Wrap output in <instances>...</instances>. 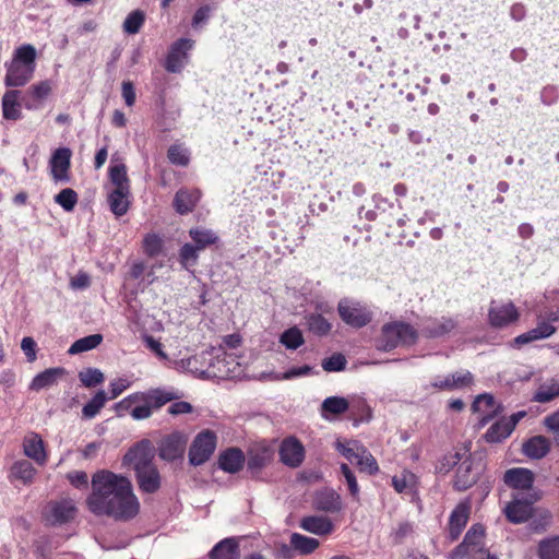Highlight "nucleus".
<instances>
[{
	"label": "nucleus",
	"mask_w": 559,
	"mask_h": 559,
	"mask_svg": "<svg viewBox=\"0 0 559 559\" xmlns=\"http://www.w3.org/2000/svg\"><path fill=\"white\" fill-rule=\"evenodd\" d=\"M91 485L86 504L92 513L124 521L139 513L140 502L128 477L99 469L93 474Z\"/></svg>",
	"instance_id": "nucleus-1"
},
{
	"label": "nucleus",
	"mask_w": 559,
	"mask_h": 559,
	"mask_svg": "<svg viewBox=\"0 0 559 559\" xmlns=\"http://www.w3.org/2000/svg\"><path fill=\"white\" fill-rule=\"evenodd\" d=\"M153 459V450L146 440L131 448L123 456V464L133 468L138 486L145 493H154L160 487V475Z\"/></svg>",
	"instance_id": "nucleus-2"
},
{
	"label": "nucleus",
	"mask_w": 559,
	"mask_h": 559,
	"mask_svg": "<svg viewBox=\"0 0 559 559\" xmlns=\"http://www.w3.org/2000/svg\"><path fill=\"white\" fill-rule=\"evenodd\" d=\"M207 354L211 355V360H209L205 373L210 374L211 378L225 379L241 374V364L235 353H228L223 346H219L218 348L213 347L211 350H207Z\"/></svg>",
	"instance_id": "nucleus-3"
},
{
	"label": "nucleus",
	"mask_w": 559,
	"mask_h": 559,
	"mask_svg": "<svg viewBox=\"0 0 559 559\" xmlns=\"http://www.w3.org/2000/svg\"><path fill=\"white\" fill-rule=\"evenodd\" d=\"M485 531L481 525H473L466 533L464 540L449 555V559H461L471 556L474 559H498L497 556L486 554L484 550Z\"/></svg>",
	"instance_id": "nucleus-4"
},
{
	"label": "nucleus",
	"mask_w": 559,
	"mask_h": 559,
	"mask_svg": "<svg viewBox=\"0 0 559 559\" xmlns=\"http://www.w3.org/2000/svg\"><path fill=\"white\" fill-rule=\"evenodd\" d=\"M417 336V331L407 323H386L382 326L381 348L390 350L401 345H412Z\"/></svg>",
	"instance_id": "nucleus-5"
},
{
	"label": "nucleus",
	"mask_w": 559,
	"mask_h": 559,
	"mask_svg": "<svg viewBox=\"0 0 559 559\" xmlns=\"http://www.w3.org/2000/svg\"><path fill=\"white\" fill-rule=\"evenodd\" d=\"M180 397L176 390L154 389L147 392H136L121 400L117 407L119 409H129L133 402H147L154 411L159 409L166 403L175 401Z\"/></svg>",
	"instance_id": "nucleus-6"
},
{
	"label": "nucleus",
	"mask_w": 559,
	"mask_h": 559,
	"mask_svg": "<svg viewBox=\"0 0 559 559\" xmlns=\"http://www.w3.org/2000/svg\"><path fill=\"white\" fill-rule=\"evenodd\" d=\"M539 496L537 491H531L525 496L520 493L512 495V501L504 507L507 519L514 524L526 522L534 513V503L537 502Z\"/></svg>",
	"instance_id": "nucleus-7"
},
{
	"label": "nucleus",
	"mask_w": 559,
	"mask_h": 559,
	"mask_svg": "<svg viewBox=\"0 0 559 559\" xmlns=\"http://www.w3.org/2000/svg\"><path fill=\"white\" fill-rule=\"evenodd\" d=\"M337 310L341 319L353 328H362L372 319L368 307L357 300L344 298L340 300Z\"/></svg>",
	"instance_id": "nucleus-8"
},
{
	"label": "nucleus",
	"mask_w": 559,
	"mask_h": 559,
	"mask_svg": "<svg viewBox=\"0 0 559 559\" xmlns=\"http://www.w3.org/2000/svg\"><path fill=\"white\" fill-rule=\"evenodd\" d=\"M216 448V436L210 430L201 431L194 438L190 450L189 460L192 465L205 463L213 454Z\"/></svg>",
	"instance_id": "nucleus-9"
},
{
	"label": "nucleus",
	"mask_w": 559,
	"mask_h": 559,
	"mask_svg": "<svg viewBox=\"0 0 559 559\" xmlns=\"http://www.w3.org/2000/svg\"><path fill=\"white\" fill-rule=\"evenodd\" d=\"M474 384V376L471 371L461 369L444 376H436L430 386L438 391H455L471 388Z\"/></svg>",
	"instance_id": "nucleus-10"
},
{
	"label": "nucleus",
	"mask_w": 559,
	"mask_h": 559,
	"mask_svg": "<svg viewBox=\"0 0 559 559\" xmlns=\"http://www.w3.org/2000/svg\"><path fill=\"white\" fill-rule=\"evenodd\" d=\"M194 41L189 38L176 40L169 48L165 69L170 73L180 72L189 61V51L192 50Z\"/></svg>",
	"instance_id": "nucleus-11"
},
{
	"label": "nucleus",
	"mask_w": 559,
	"mask_h": 559,
	"mask_svg": "<svg viewBox=\"0 0 559 559\" xmlns=\"http://www.w3.org/2000/svg\"><path fill=\"white\" fill-rule=\"evenodd\" d=\"M519 311L511 301H491L488 321L495 328H503L519 319Z\"/></svg>",
	"instance_id": "nucleus-12"
},
{
	"label": "nucleus",
	"mask_w": 559,
	"mask_h": 559,
	"mask_svg": "<svg viewBox=\"0 0 559 559\" xmlns=\"http://www.w3.org/2000/svg\"><path fill=\"white\" fill-rule=\"evenodd\" d=\"M504 484L514 490V493L525 496L531 491H536L533 487L534 474L524 467H513L508 469L503 476Z\"/></svg>",
	"instance_id": "nucleus-13"
},
{
	"label": "nucleus",
	"mask_w": 559,
	"mask_h": 559,
	"mask_svg": "<svg viewBox=\"0 0 559 559\" xmlns=\"http://www.w3.org/2000/svg\"><path fill=\"white\" fill-rule=\"evenodd\" d=\"M472 411L478 416V426L484 427L502 412V406L491 394L483 393L475 397Z\"/></svg>",
	"instance_id": "nucleus-14"
},
{
	"label": "nucleus",
	"mask_w": 559,
	"mask_h": 559,
	"mask_svg": "<svg viewBox=\"0 0 559 559\" xmlns=\"http://www.w3.org/2000/svg\"><path fill=\"white\" fill-rule=\"evenodd\" d=\"M210 356L207 352H203L189 358L169 361V367L180 372H190L198 378L207 379L211 378L210 374L205 373L209 360H211Z\"/></svg>",
	"instance_id": "nucleus-15"
},
{
	"label": "nucleus",
	"mask_w": 559,
	"mask_h": 559,
	"mask_svg": "<svg viewBox=\"0 0 559 559\" xmlns=\"http://www.w3.org/2000/svg\"><path fill=\"white\" fill-rule=\"evenodd\" d=\"M187 445V437L179 432H173L162 439L158 447V455L165 461H175L182 457Z\"/></svg>",
	"instance_id": "nucleus-16"
},
{
	"label": "nucleus",
	"mask_w": 559,
	"mask_h": 559,
	"mask_svg": "<svg viewBox=\"0 0 559 559\" xmlns=\"http://www.w3.org/2000/svg\"><path fill=\"white\" fill-rule=\"evenodd\" d=\"M22 449L24 455L34 461L37 465L44 466L47 463L48 453L45 442L37 432L29 431L24 436Z\"/></svg>",
	"instance_id": "nucleus-17"
},
{
	"label": "nucleus",
	"mask_w": 559,
	"mask_h": 559,
	"mask_svg": "<svg viewBox=\"0 0 559 559\" xmlns=\"http://www.w3.org/2000/svg\"><path fill=\"white\" fill-rule=\"evenodd\" d=\"M76 508L71 499H62L60 501L50 502L47 506V521L53 525H60L74 519Z\"/></svg>",
	"instance_id": "nucleus-18"
},
{
	"label": "nucleus",
	"mask_w": 559,
	"mask_h": 559,
	"mask_svg": "<svg viewBox=\"0 0 559 559\" xmlns=\"http://www.w3.org/2000/svg\"><path fill=\"white\" fill-rule=\"evenodd\" d=\"M281 461L289 467H298L305 459V449L294 437L286 438L280 447Z\"/></svg>",
	"instance_id": "nucleus-19"
},
{
	"label": "nucleus",
	"mask_w": 559,
	"mask_h": 559,
	"mask_svg": "<svg viewBox=\"0 0 559 559\" xmlns=\"http://www.w3.org/2000/svg\"><path fill=\"white\" fill-rule=\"evenodd\" d=\"M479 471H481L480 464H475L469 457L463 460L456 471L454 487L457 490H466L476 483Z\"/></svg>",
	"instance_id": "nucleus-20"
},
{
	"label": "nucleus",
	"mask_w": 559,
	"mask_h": 559,
	"mask_svg": "<svg viewBox=\"0 0 559 559\" xmlns=\"http://www.w3.org/2000/svg\"><path fill=\"white\" fill-rule=\"evenodd\" d=\"M71 151L67 147L57 148L50 159V170L55 181L67 182L69 180Z\"/></svg>",
	"instance_id": "nucleus-21"
},
{
	"label": "nucleus",
	"mask_w": 559,
	"mask_h": 559,
	"mask_svg": "<svg viewBox=\"0 0 559 559\" xmlns=\"http://www.w3.org/2000/svg\"><path fill=\"white\" fill-rule=\"evenodd\" d=\"M456 323L451 318H429L423 322L421 333L426 337H440L454 330Z\"/></svg>",
	"instance_id": "nucleus-22"
},
{
	"label": "nucleus",
	"mask_w": 559,
	"mask_h": 559,
	"mask_svg": "<svg viewBox=\"0 0 559 559\" xmlns=\"http://www.w3.org/2000/svg\"><path fill=\"white\" fill-rule=\"evenodd\" d=\"M35 69L29 66L11 62L4 78L5 86L19 87L25 85L34 74Z\"/></svg>",
	"instance_id": "nucleus-23"
},
{
	"label": "nucleus",
	"mask_w": 559,
	"mask_h": 559,
	"mask_svg": "<svg viewBox=\"0 0 559 559\" xmlns=\"http://www.w3.org/2000/svg\"><path fill=\"white\" fill-rule=\"evenodd\" d=\"M273 451L265 444H254L248 452L247 466L250 471L258 472L271 463Z\"/></svg>",
	"instance_id": "nucleus-24"
},
{
	"label": "nucleus",
	"mask_w": 559,
	"mask_h": 559,
	"mask_svg": "<svg viewBox=\"0 0 559 559\" xmlns=\"http://www.w3.org/2000/svg\"><path fill=\"white\" fill-rule=\"evenodd\" d=\"M469 516V507L465 503H460L452 511L449 519V538L454 542L461 535Z\"/></svg>",
	"instance_id": "nucleus-25"
},
{
	"label": "nucleus",
	"mask_w": 559,
	"mask_h": 559,
	"mask_svg": "<svg viewBox=\"0 0 559 559\" xmlns=\"http://www.w3.org/2000/svg\"><path fill=\"white\" fill-rule=\"evenodd\" d=\"M64 374L66 370L61 367L46 369L33 378L29 384V390L38 392L43 389L50 388L55 385Z\"/></svg>",
	"instance_id": "nucleus-26"
},
{
	"label": "nucleus",
	"mask_w": 559,
	"mask_h": 559,
	"mask_svg": "<svg viewBox=\"0 0 559 559\" xmlns=\"http://www.w3.org/2000/svg\"><path fill=\"white\" fill-rule=\"evenodd\" d=\"M314 506L318 510L325 512H338L343 503L340 495L333 489H324L317 493Z\"/></svg>",
	"instance_id": "nucleus-27"
},
{
	"label": "nucleus",
	"mask_w": 559,
	"mask_h": 559,
	"mask_svg": "<svg viewBox=\"0 0 559 559\" xmlns=\"http://www.w3.org/2000/svg\"><path fill=\"white\" fill-rule=\"evenodd\" d=\"M300 527L316 535H326L333 531V523L326 516L311 515L300 521Z\"/></svg>",
	"instance_id": "nucleus-28"
},
{
	"label": "nucleus",
	"mask_w": 559,
	"mask_h": 559,
	"mask_svg": "<svg viewBox=\"0 0 559 559\" xmlns=\"http://www.w3.org/2000/svg\"><path fill=\"white\" fill-rule=\"evenodd\" d=\"M20 92L16 90L7 91L2 96V116L7 120H19L22 117L20 103Z\"/></svg>",
	"instance_id": "nucleus-29"
},
{
	"label": "nucleus",
	"mask_w": 559,
	"mask_h": 559,
	"mask_svg": "<svg viewBox=\"0 0 559 559\" xmlns=\"http://www.w3.org/2000/svg\"><path fill=\"white\" fill-rule=\"evenodd\" d=\"M239 546L235 538H225L214 546L211 559H239Z\"/></svg>",
	"instance_id": "nucleus-30"
},
{
	"label": "nucleus",
	"mask_w": 559,
	"mask_h": 559,
	"mask_svg": "<svg viewBox=\"0 0 559 559\" xmlns=\"http://www.w3.org/2000/svg\"><path fill=\"white\" fill-rule=\"evenodd\" d=\"M245 463V456L241 450L230 448L219 455L218 464L222 469L228 473L238 472Z\"/></svg>",
	"instance_id": "nucleus-31"
},
{
	"label": "nucleus",
	"mask_w": 559,
	"mask_h": 559,
	"mask_svg": "<svg viewBox=\"0 0 559 559\" xmlns=\"http://www.w3.org/2000/svg\"><path fill=\"white\" fill-rule=\"evenodd\" d=\"M50 92L51 84L49 81H41L37 84L32 85L27 91L29 99L25 100V107L31 110L38 109L43 100L48 97Z\"/></svg>",
	"instance_id": "nucleus-32"
},
{
	"label": "nucleus",
	"mask_w": 559,
	"mask_h": 559,
	"mask_svg": "<svg viewBox=\"0 0 559 559\" xmlns=\"http://www.w3.org/2000/svg\"><path fill=\"white\" fill-rule=\"evenodd\" d=\"M200 200L199 190H179L174 200V206L179 214L191 212Z\"/></svg>",
	"instance_id": "nucleus-33"
},
{
	"label": "nucleus",
	"mask_w": 559,
	"mask_h": 559,
	"mask_svg": "<svg viewBox=\"0 0 559 559\" xmlns=\"http://www.w3.org/2000/svg\"><path fill=\"white\" fill-rule=\"evenodd\" d=\"M549 449V440L543 436H535L523 444V453L531 459L544 457Z\"/></svg>",
	"instance_id": "nucleus-34"
},
{
	"label": "nucleus",
	"mask_w": 559,
	"mask_h": 559,
	"mask_svg": "<svg viewBox=\"0 0 559 559\" xmlns=\"http://www.w3.org/2000/svg\"><path fill=\"white\" fill-rule=\"evenodd\" d=\"M108 204L116 216L124 215L130 206V191L111 190L108 192Z\"/></svg>",
	"instance_id": "nucleus-35"
},
{
	"label": "nucleus",
	"mask_w": 559,
	"mask_h": 559,
	"mask_svg": "<svg viewBox=\"0 0 559 559\" xmlns=\"http://www.w3.org/2000/svg\"><path fill=\"white\" fill-rule=\"evenodd\" d=\"M349 407V403L345 397L330 396L326 397L321 405V416L330 419V415L344 414Z\"/></svg>",
	"instance_id": "nucleus-36"
},
{
	"label": "nucleus",
	"mask_w": 559,
	"mask_h": 559,
	"mask_svg": "<svg viewBox=\"0 0 559 559\" xmlns=\"http://www.w3.org/2000/svg\"><path fill=\"white\" fill-rule=\"evenodd\" d=\"M109 179L114 187L112 190L130 191V180L124 164L119 163L111 165L109 168Z\"/></svg>",
	"instance_id": "nucleus-37"
},
{
	"label": "nucleus",
	"mask_w": 559,
	"mask_h": 559,
	"mask_svg": "<svg viewBox=\"0 0 559 559\" xmlns=\"http://www.w3.org/2000/svg\"><path fill=\"white\" fill-rule=\"evenodd\" d=\"M11 475L23 484L29 485L35 478L36 468L27 460H19L13 463L11 467Z\"/></svg>",
	"instance_id": "nucleus-38"
},
{
	"label": "nucleus",
	"mask_w": 559,
	"mask_h": 559,
	"mask_svg": "<svg viewBox=\"0 0 559 559\" xmlns=\"http://www.w3.org/2000/svg\"><path fill=\"white\" fill-rule=\"evenodd\" d=\"M418 478L411 471H403L392 478V486L400 493H409L415 490Z\"/></svg>",
	"instance_id": "nucleus-39"
},
{
	"label": "nucleus",
	"mask_w": 559,
	"mask_h": 559,
	"mask_svg": "<svg viewBox=\"0 0 559 559\" xmlns=\"http://www.w3.org/2000/svg\"><path fill=\"white\" fill-rule=\"evenodd\" d=\"M189 235L199 250H203L206 247L216 243L218 240V237L214 231L205 228H192L190 229Z\"/></svg>",
	"instance_id": "nucleus-40"
},
{
	"label": "nucleus",
	"mask_w": 559,
	"mask_h": 559,
	"mask_svg": "<svg viewBox=\"0 0 559 559\" xmlns=\"http://www.w3.org/2000/svg\"><path fill=\"white\" fill-rule=\"evenodd\" d=\"M290 545L300 554L308 555L319 547V540L299 533H293L290 536Z\"/></svg>",
	"instance_id": "nucleus-41"
},
{
	"label": "nucleus",
	"mask_w": 559,
	"mask_h": 559,
	"mask_svg": "<svg viewBox=\"0 0 559 559\" xmlns=\"http://www.w3.org/2000/svg\"><path fill=\"white\" fill-rule=\"evenodd\" d=\"M103 341L100 334H92L75 341L69 348L70 355L80 354L96 348Z\"/></svg>",
	"instance_id": "nucleus-42"
},
{
	"label": "nucleus",
	"mask_w": 559,
	"mask_h": 559,
	"mask_svg": "<svg viewBox=\"0 0 559 559\" xmlns=\"http://www.w3.org/2000/svg\"><path fill=\"white\" fill-rule=\"evenodd\" d=\"M511 433V430L502 418L489 427L484 438L489 443H498L507 439Z\"/></svg>",
	"instance_id": "nucleus-43"
},
{
	"label": "nucleus",
	"mask_w": 559,
	"mask_h": 559,
	"mask_svg": "<svg viewBox=\"0 0 559 559\" xmlns=\"http://www.w3.org/2000/svg\"><path fill=\"white\" fill-rule=\"evenodd\" d=\"M107 401V396L105 391L100 390L98 391L93 399L84 405L82 409V415L86 419L94 418L99 411L105 406Z\"/></svg>",
	"instance_id": "nucleus-44"
},
{
	"label": "nucleus",
	"mask_w": 559,
	"mask_h": 559,
	"mask_svg": "<svg viewBox=\"0 0 559 559\" xmlns=\"http://www.w3.org/2000/svg\"><path fill=\"white\" fill-rule=\"evenodd\" d=\"M540 559H559V536L543 539L538 546Z\"/></svg>",
	"instance_id": "nucleus-45"
},
{
	"label": "nucleus",
	"mask_w": 559,
	"mask_h": 559,
	"mask_svg": "<svg viewBox=\"0 0 559 559\" xmlns=\"http://www.w3.org/2000/svg\"><path fill=\"white\" fill-rule=\"evenodd\" d=\"M354 464H356L361 472H366L370 475L376 474L379 471L376 459L365 447L360 450Z\"/></svg>",
	"instance_id": "nucleus-46"
},
{
	"label": "nucleus",
	"mask_w": 559,
	"mask_h": 559,
	"mask_svg": "<svg viewBox=\"0 0 559 559\" xmlns=\"http://www.w3.org/2000/svg\"><path fill=\"white\" fill-rule=\"evenodd\" d=\"M362 447L364 445H361L358 441H355V440L346 441V442H342L341 440H337L335 442L336 450L345 459H347L352 464L355 463Z\"/></svg>",
	"instance_id": "nucleus-47"
},
{
	"label": "nucleus",
	"mask_w": 559,
	"mask_h": 559,
	"mask_svg": "<svg viewBox=\"0 0 559 559\" xmlns=\"http://www.w3.org/2000/svg\"><path fill=\"white\" fill-rule=\"evenodd\" d=\"M36 49L34 46L26 44L19 47L14 52L12 62L29 66L35 69Z\"/></svg>",
	"instance_id": "nucleus-48"
},
{
	"label": "nucleus",
	"mask_w": 559,
	"mask_h": 559,
	"mask_svg": "<svg viewBox=\"0 0 559 559\" xmlns=\"http://www.w3.org/2000/svg\"><path fill=\"white\" fill-rule=\"evenodd\" d=\"M145 21V15L142 11L135 10L129 13L123 22V32L134 35L140 32Z\"/></svg>",
	"instance_id": "nucleus-49"
},
{
	"label": "nucleus",
	"mask_w": 559,
	"mask_h": 559,
	"mask_svg": "<svg viewBox=\"0 0 559 559\" xmlns=\"http://www.w3.org/2000/svg\"><path fill=\"white\" fill-rule=\"evenodd\" d=\"M280 342L287 348V349H297L299 346H301L305 342L301 331L294 326L285 332L280 337Z\"/></svg>",
	"instance_id": "nucleus-50"
},
{
	"label": "nucleus",
	"mask_w": 559,
	"mask_h": 559,
	"mask_svg": "<svg viewBox=\"0 0 559 559\" xmlns=\"http://www.w3.org/2000/svg\"><path fill=\"white\" fill-rule=\"evenodd\" d=\"M55 202L59 204L64 211L71 212L78 203V193L71 189H62L56 197Z\"/></svg>",
	"instance_id": "nucleus-51"
},
{
	"label": "nucleus",
	"mask_w": 559,
	"mask_h": 559,
	"mask_svg": "<svg viewBox=\"0 0 559 559\" xmlns=\"http://www.w3.org/2000/svg\"><path fill=\"white\" fill-rule=\"evenodd\" d=\"M559 396V383H547L540 385L534 394V401L547 403Z\"/></svg>",
	"instance_id": "nucleus-52"
},
{
	"label": "nucleus",
	"mask_w": 559,
	"mask_h": 559,
	"mask_svg": "<svg viewBox=\"0 0 559 559\" xmlns=\"http://www.w3.org/2000/svg\"><path fill=\"white\" fill-rule=\"evenodd\" d=\"M79 379L84 386L93 388L97 384H100L104 381L105 377L99 369L87 368L79 373Z\"/></svg>",
	"instance_id": "nucleus-53"
},
{
	"label": "nucleus",
	"mask_w": 559,
	"mask_h": 559,
	"mask_svg": "<svg viewBox=\"0 0 559 559\" xmlns=\"http://www.w3.org/2000/svg\"><path fill=\"white\" fill-rule=\"evenodd\" d=\"M307 323L309 330L318 335H325L331 330V323L322 314H310Z\"/></svg>",
	"instance_id": "nucleus-54"
},
{
	"label": "nucleus",
	"mask_w": 559,
	"mask_h": 559,
	"mask_svg": "<svg viewBox=\"0 0 559 559\" xmlns=\"http://www.w3.org/2000/svg\"><path fill=\"white\" fill-rule=\"evenodd\" d=\"M143 249L148 257H156L163 251V239L156 234H148L143 239Z\"/></svg>",
	"instance_id": "nucleus-55"
},
{
	"label": "nucleus",
	"mask_w": 559,
	"mask_h": 559,
	"mask_svg": "<svg viewBox=\"0 0 559 559\" xmlns=\"http://www.w3.org/2000/svg\"><path fill=\"white\" fill-rule=\"evenodd\" d=\"M170 163L179 166H187L189 163V152L181 145H171L167 153Z\"/></svg>",
	"instance_id": "nucleus-56"
},
{
	"label": "nucleus",
	"mask_w": 559,
	"mask_h": 559,
	"mask_svg": "<svg viewBox=\"0 0 559 559\" xmlns=\"http://www.w3.org/2000/svg\"><path fill=\"white\" fill-rule=\"evenodd\" d=\"M198 251L200 250L191 243H186L181 247L179 257L185 269L195 264L198 260Z\"/></svg>",
	"instance_id": "nucleus-57"
},
{
	"label": "nucleus",
	"mask_w": 559,
	"mask_h": 559,
	"mask_svg": "<svg viewBox=\"0 0 559 559\" xmlns=\"http://www.w3.org/2000/svg\"><path fill=\"white\" fill-rule=\"evenodd\" d=\"M321 366L328 372H337L345 369L346 359L342 354H334L323 359Z\"/></svg>",
	"instance_id": "nucleus-58"
},
{
	"label": "nucleus",
	"mask_w": 559,
	"mask_h": 559,
	"mask_svg": "<svg viewBox=\"0 0 559 559\" xmlns=\"http://www.w3.org/2000/svg\"><path fill=\"white\" fill-rule=\"evenodd\" d=\"M462 455L460 451L445 454L436 466L437 472L443 474L450 472V469L462 460Z\"/></svg>",
	"instance_id": "nucleus-59"
},
{
	"label": "nucleus",
	"mask_w": 559,
	"mask_h": 559,
	"mask_svg": "<svg viewBox=\"0 0 559 559\" xmlns=\"http://www.w3.org/2000/svg\"><path fill=\"white\" fill-rule=\"evenodd\" d=\"M133 404H138L134 407H130L127 409L131 417L134 420H143L147 419L152 416L153 409L151 408V405L147 402H133Z\"/></svg>",
	"instance_id": "nucleus-60"
},
{
	"label": "nucleus",
	"mask_w": 559,
	"mask_h": 559,
	"mask_svg": "<svg viewBox=\"0 0 559 559\" xmlns=\"http://www.w3.org/2000/svg\"><path fill=\"white\" fill-rule=\"evenodd\" d=\"M67 479L78 489H86L88 486V476L83 471H73L68 473Z\"/></svg>",
	"instance_id": "nucleus-61"
},
{
	"label": "nucleus",
	"mask_w": 559,
	"mask_h": 559,
	"mask_svg": "<svg viewBox=\"0 0 559 559\" xmlns=\"http://www.w3.org/2000/svg\"><path fill=\"white\" fill-rule=\"evenodd\" d=\"M146 347L152 350L159 359L170 361L167 354L163 349V345L159 341L151 335H145L143 338Z\"/></svg>",
	"instance_id": "nucleus-62"
},
{
	"label": "nucleus",
	"mask_w": 559,
	"mask_h": 559,
	"mask_svg": "<svg viewBox=\"0 0 559 559\" xmlns=\"http://www.w3.org/2000/svg\"><path fill=\"white\" fill-rule=\"evenodd\" d=\"M342 474L347 483L348 490L350 495L355 498L359 495V486L357 484L356 477L353 474V472L349 469V467L346 464L341 465Z\"/></svg>",
	"instance_id": "nucleus-63"
},
{
	"label": "nucleus",
	"mask_w": 559,
	"mask_h": 559,
	"mask_svg": "<svg viewBox=\"0 0 559 559\" xmlns=\"http://www.w3.org/2000/svg\"><path fill=\"white\" fill-rule=\"evenodd\" d=\"M131 386V381L127 378H117L109 383L111 400L118 397L124 390Z\"/></svg>",
	"instance_id": "nucleus-64"
}]
</instances>
